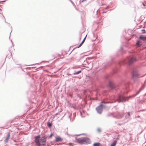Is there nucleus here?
<instances>
[{
    "instance_id": "obj_1",
    "label": "nucleus",
    "mask_w": 146,
    "mask_h": 146,
    "mask_svg": "<svg viewBox=\"0 0 146 146\" xmlns=\"http://www.w3.org/2000/svg\"><path fill=\"white\" fill-rule=\"evenodd\" d=\"M40 136L39 135L36 137H35V142L36 143V144L38 146L40 145V143L39 138Z\"/></svg>"
},
{
    "instance_id": "obj_2",
    "label": "nucleus",
    "mask_w": 146,
    "mask_h": 146,
    "mask_svg": "<svg viewBox=\"0 0 146 146\" xmlns=\"http://www.w3.org/2000/svg\"><path fill=\"white\" fill-rule=\"evenodd\" d=\"M84 144H89L90 143V141L89 139L87 137H84Z\"/></svg>"
},
{
    "instance_id": "obj_3",
    "label": "nucleus",
    "mask_w": 146,
    "mask_h": 146,
    "mask_svg": "<svg viewBox=\"0 0 146 146\" xmlns=\"http://www.w3.org/2000/svg\"><path fill=\"white\" fill-rule=\"evenodd\" d=\"M136 60V58L135 57L131 58L129 60V64H131L134 62H135Z\"/></svg>"
},
{
    "instance_id": "obj_4",
    "label": "nucleus",
    "mask_w": 146,
    "mask_h": 146,
    "mask_svg": "<svg viewBox=\"0 0 146 146\" xmlns=\"http://www.w3.org/2000/svg\"><path fill=\"white\" fill-rule=\"evenodd\" d=\"M102 105H100L96 108V110L98 113H100L102 111Z\"/></svg>"
},
{
    "instance_id": "obj_5",
    "label": "nucleus",
    "mask_w": 146,
    "mask_h": 146,
    "mask_svg": "<svg viewBox=\"0 0 146 146\" xmlns=\"http://www.w3.org/2000/svg\"><path fill=\"white\" fill-rule=\"evenodd\" d=\"M46 140V139L44 137H43L42 139H41L40 142V145H44Z\"/></svg>"
},
{
    "instance_id": "obj_6",
    "label": "nucleus",
    "mask_w": 146,
    "mask_h": 146,
    "mask_svg": "<svg viewBox=\"0 0 146 146\" xmlns=\"http://www.w3.org/2000/svg\"><path fill=\"white\" fill-rule=\"evenodd\" d=\"M84 137H81L80 138H78L77 139V142L80 143L84 144Z\"/></svg>"
},
{
    "instance_id": "obj_7",
    "label": "nucleus",
    "mask_w": 146,
    "mask_h": 146,
    "mask_svg": "<svg viewBox=\"0 0 146 146\" xmlns=\"http://www.w3.org/2000/svg\"><path fill=\"white\" fill-rule=\"evenodd\" d=\"M62 140V138L59 136H57L55 137V141L56 142L61 141Z\"/></svg>"
},
{
    "instance_id": "obj_8",
    "label": "nucleus",
    "mask_w": 146,
    "mask_h": 146,
    "mask_svg": "<svg viewBox=\"0 0 146 146\" xmlns=\"http://www.w3.org/2000/svg\"><path fill=\"white\" fill-rule=\"evenodd\" d=\"M125 98L123 97H120L117 100V101L119 102H120L121 101H125Z\"/></svg>"
},
{
    "instance_id": "obj_9",
    "label": "nucleus",
    "mask_w": 146,
    "mask_h": 146,
    "mask_svg": "<svg viewBox=\"0 0 146 146\" xmlns=\"http://www.w3.org/2000/svg\"><path fill=\"white\" fill-rule=\"evenodd\" d=\"M140 39L142 40L143 41H146V37H145L143 35H141L139 37Z\"/></svg>"
},
{
    "instance_id": "obj_10",
    "label": "nucleus",
    "mask_w": 146,
    "mask_h": 146,
    "mask_svg": "<svg viewBox=\"0 0 146 146\" xmlns=\"http://www.w3.org/2000/svg\"><path fill=\"white\" fill-rule=\"evenodd\" d=\"M10 136V134L9 133H8L7 137H6V139H5V141H7L9 139V137Z\"/></svg>"
},
{
    "instance_id": "obj_11",
    "label": "nucleus",
    "mask_w": 146,
    "mask_h": 146,
    "mask_svg": "<svg viewBox=\"0 0 146 146\" xmlns=\"http://www.w3.org/2000/svg\"><path fill=\"white\" fill-rule=\"evenodd\" d=\"M86 37H85V38H84V39H83V40L82 41V42L79 45V46H78V48H79L80 47L81 45H82V44L84 42L85 40V39L86 38Z\"/></svg>"
},
{
    "instance_id": "obj_12",
    "label": "nucleus",
    "mask_w": 146,
    "mask_h": 146,
    "mask_svg": "<svg viewBox=\"0 0 146 146\" xmlns=\"http://www.w3.org/2000/svg\"><path fill=\"white\" fill-rule=\"evenodd\" d=\"M117 141H115L113 143L111 144V146H115L117 143Z\"/></svg>"
},
{
    "instance_id": "obj_13",
    "label": "nucleus",
    "mask_w": 146,
    "mask_h": 146,
    "mask_svg": "<svg viewBox=\"0 0 146 146\" xmlns=\"http://www.w3.org/2000/svg\"><path fill=\"white\" fill-rule=\"evenodd\" d=\"M100 144L99 143H95L93 144V146H99Z\"/></svg>"
},
{
    "instance_id": "obj_14",
    "label": "nucleus",
    "mask_w": 146,
    "mask_h": 146,
    "mask_svg": "<svg viewBox=\"0 0 146 146\" xmlns=\"http://www.w3.org/2000/svg\"><path fill=\"white\" fill-rule=\"evenodd\" d=\"M140 41L139 40H137L136 43L137 45L138 46H140Z\"/></svg>"
},
{
    "instance_id": "obj_15",
    "label": "nucleus",
    "mask_w": 146,
    "mask_h": 146,
    "mask_svg": "<svg viewBox=\"0 0 146 146\" xmlns=\"http://www.w3.org/2000/svg\"><path fill=\"white\" fill-rule=\"evenodd\" d=\"M81 72V71H80V70L79 71L77 72H76L74 73V74H79Z\"/></svg>"
},
{
    "instance_id": "obj_16",
    "label": "nucleus",
    "mask_w": 146,
    "mask_h": 146,
    "mask_svg": "<svg viewBox=\"0 0 146 146\" xmlns=\"http://www.w3.org/2000/svg\"><path fill=\"white\" fill-rule=\"evenodd\" d=\"M141 31L143 33H145V29L142 30Z\"/></svg>"
},
{
    "instance_id": "obj_17",
    "label": "nucleus",
    "mask_w": 146,
    "mask_h": 146,
    "mask_svg": "<svg viewBox=\"0 0 146 146\" xmlns=\"http://www.w3.org/2000/svg\"><path fill=\"white\" fill-rule=\"evenodd\" d=\"M53 135V134H52V133L50 135V136H49L50 137V138H51Z\"/></svg>"
},
{
    "instance_id": "obj_18",
    "label": "nucleus",
    "mask_w": 146,
    "mask_h": 146,
    "mask_svg": "<svg viewBox=\"0 0 146 146\" xmlns=\"http://www.w3.org/2000/svg\"><path fill=\"white\" fill-rule=\"evenodd\" d=\"M0 15H1V16H2L3 17V15L2 14H1V13H0Z\"/></svg>"
},
{
    "instance_id": "obj_19",
    "label": "nucleus",
    "mask_w": 146,
    "mask_h": 146,
    "mask_svg": "<svg viewBox=\"0 0 146 146\" xmlns=\"http://www.w3.org/2000/svg\"><path fill=\"white\" fill-rule=\"evenodd\" d=\"M51 126V124H49L48 125V126Z\"/></svg>"
},
{
    "instance_id": "obj_20",
    "label": "nucleus",
    "mask_w": 146,
    "mask_h": 146,
    "mask_svg": "<svg viewBox=\"0 0 146 146\" xmlns=\"http://www.w3.org/2000/svg\"><path fill=\"white\" fill-rule=\"evenodd\" d=\"M83 1H86V0H83Z\"/></svg>"
},
{
    "instance_id": "obj_21",
    "label": "nucleus",
    "mask_w": 146,
    "mask_h": 146,
    "mask_svg": "<svg viewBox=\"0 0 146 146\" xmlns=\"http://www.w3.org/2000/svg\"><path fill=\"white\" fill-rule=\"evenodd\" d=\"M145 146H146V145Z\"/></svg>"
}]
</instances>
